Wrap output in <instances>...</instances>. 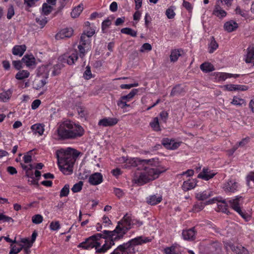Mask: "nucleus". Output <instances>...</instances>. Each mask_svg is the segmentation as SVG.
<instances>
[{"label":"nucleus","mask_w":254,"mask_h":254,"mask_svg":"<svg viewBox=\"0 0 254 254\" xmlns=\"http://www.w3.org/2000/svg\"><path fill=\"white\" fill-rule=\"evenodd\" d=\"M83 186V182L82 181H79L78 183L74 184L73 187L71 188V190L73 192H77L80 191Z\"/></svg>","instance_id":"obj_44"},{"label":"nucleus","mask_w":254,"mask_h":254,"mask_svg":"<svg viewBox=\"0 0 254 254\" xmlns=\"http://www.w3.org/2000/svg\"><path fill=\"white\" fill-rule=\"evenodd\" d=\"M224 28L228 32H231L238 28V24L233 21H230L224 24Z\"/></svg>","instance_id":"obj_24"},{"label":"nucleus","mask_w":254,"mask_h":254,"mask_svg":"<svg viewBox=\"0 0 254 254\" xmlns=\"http://www.w3.org/2000/svg\"><path fill=\"white\" fill-rule=\"evenodd\" d=\"M218 202L220 203L218 204V210L225 213L229 212L228 210V203L225 199L222 200L220 197H214L208 201V204H211Z\"/></svg>","instance_id":"obj_9"},{"label":"nucleus","mask_w":254,"mask_h":254,"mask_svg":"<svg viewBox=\"0 0 254 254\" xmlns=\"http://www.w3.org/2000/svg\"><path fill=\"white\" fill-rule=\"evenodd\" d=\"M232 249L235 251L237 254H249L248 251L242 246H233Z\"/></svg>","instance_id":"obj_35"},{"label":"nucleus","mask_w":254,"mask_h":254,"mask_svg":"<svg viewBox=\"0 0 254 254\" xmlns=\"http://www.w3.org/2000/svg\"><path fill=\"white\" fill-rule=\"evenodd\" d=\"M150 125L153 130L155 131L159 130V119L158 117H155L153 119L152 122H150Z\"/></svg>","instance_id":"obj_43"},{"label":"nucleus","mask_w":254,"mask_h":254,"mask_svg":"<svg viewBox=\"0 0 254 254\" xmlns=\"http://www.w3.org/2000/svg\"><path fill=\"white\" fill-rule=\"evenodd\" d=\"M19 246V248H16L15 246H13L11 245V248L9 254H17L19 253L23 248H24V246L20 244Z\"/></svg>","instance_id":"obj_48"},{"label":"nucleus","mask_w":254,"mask_h":254,"mask_svg":"<svg viewBox=\"0 0 254 254\" xmlns=\"http://www.w3.org/2000/svg\"><path fill=\"white\" fill-rule=\"evenodd\" d=\"M138 90L136 89H132L130 92L126 96H123L121 97L122 100H127L128 101L132 98L134 95L137 93Z\"/></svg>","instance_id":"obj_40"},{"label":"nucleus","mask_w":254,"mask_h":254,"mask_svg":"<svg viewBox=\"0 0 254 254\" xmlns=\"http://www.w3.org/2000/svg\"><path fill=\"white\" fill-rule=\"evenodd\" d=\"M14 14V10L13 7L10 6L8 7L7 13V18L8 19H10Z\"/></svg>","instance_id":"obj_58"},{"label":"nucleus","mask_w":254,"mask_h":254,"mask_svg":"<svg viewBox=\"0 0 254 254\" xmlns=\"http://www.w3.org/2000/svg\"><path fill=\"white\" fill-rule=\"evenodd\" d=\"M185 92V90L184 87L180 85H178L172 89L171 95L173 96H179Z\"/></svg>","instance_id":"obj_28"},{"label":"nucleus","mask_w":254,"mask_h":254,"mask_svg":"<svg viewBox=\"0 0 254 254\" xmlns=\"http://www.w3.org/2000/svg\"><path fill=\"white\" fill-rule=\"evenodd\" d=\"M215 175L216 173L213 171L207 168H203L202 171L198 175L197 178L208 181L212 178Z\"/></svg>","instance_id":"obj_17"},{"label":"nucleus","mask_w":254,"mask_h":254,"mask_svg":"<svg viewBox=\"0 0 254 254\" xmlns=\"http://www.w3.org/2000/svg\"><path fill=\"white\" fill-rule=\"evenodd\" d=\"M168 113H167V111H162L160 114V118H161L162 121L164 123H165L166 122V120L168 119Z\"/></svg>","instance_id":"obj_61"},{"label":"nucleus","mask_w":254,"mask_h":254,"mask_svg":"<svg viewBox=\"0 0 254 254\" xmlns=\"http://www.w3.org/2000/svg\"><path fill=\"white\" fill-rule=\"evenodd\" d=\"M118 122V119L114 118H105L100 120L98 122V125L106 127L113 126L117 124Z\"/></svg>","instance_id":"obj_15"},{"label":"nucleus","mask_w":254,"mask_h":254,"mask_svg":"<svg viewBox=\"0 0 254 254\" xmlns=\"http://www.w3.org/2000/svg\"><path fill=\"white\" fill-rule=\"evenodd\" d=\"M148 204L155 205L159 202V198L155 195L150 196L147 200Z\"/></svg>","instance_id":"obj_49"},{"label":"nucleus","mask_w":254,"mask_h":254,"mask_svg":"<svg viewBox=\"0 0 254 254\" xmlns=\"http://www.w3.org/2000/svg\"><path fill=\"white\" fill-rule=\"evenodd\" d=\"M162 144L167 149L172 150L177 149L180 145V142H176L174 140H170L168 138L163 139Z\"/></svg>","instance_id":"obj_14"},{"label":"nucleus","mask_w":254,"mask_h":254,"mask_svg":"<svg viewBox=\"0 0 254 254\" xmlns=\"http://www.w3.org/2000/svg\"><path fill=\"white\" fill-rule=\"evenodd\" d=\"M89 183L92 185H98L103 181V176L100 173H95L90 176Z\"/></svg>","instance_id":"obj_16"},{"label":"nucleus","mask_w":254,"mask_h":254,"mask_svg":"<svg viewBox=\"0 0 254 254\" xmlns=\"http://www.w3.org/2000/svg\"><path fill=\"white\" fill-rule=\"evenodd\" d=\"M213 195V191L211 190H206L196 194L198 200H204Z\"/></svg>","instance_id":"obj_22"},{"label":"nucleus","mask_w":254,"mask_h":254,"mask_svg":"<svg viewBox=\"0 0 254 254\" xmlns=\"http://www.w3.org/2000/svg\"><path fill=\"white\" fill-rule=\"evenodd\" d=\"M78 59V55L76 51H71L70 53L65 54L64 60L69 65L74 64L75 62Z\"/></svg>","instance_id":"obj_11"},{"label":"nucleus","mask_w":254,"mask_h":254,"mask_svg":"<svg viewBox=\"0 0 254 254\" xmlns=\"http://www.w3.org/2000/svg\"><path fill=\"white\" fill-rule=\"evenodd\" d=\"M73 30L71 28H66L61 30L56 35V38L57 40L69 38L73 34Z\"/></svg>","instance_id":"obj_12"},{"label":"nucleus","mask_w":254,"mask_h":254,"mask_svg":"<svg viewBox=\"0 0 254 254\" xmlns=\"http://www.w3.org/2000/svg\"><path fill=\"white\" fill-rule=\"evenodd\" d=\"M83 9V4H79L75 7L71 12V16L72 18L77 17Z\"/></svg>","instance_id":"obj_32"},{"label":"nucleus","mask_w":254,"mask_h":254,"mask_svg":"<svg viewBox=\"0 0 254 254\" xmlns=\"http://www.w3.org/2000/svg\"><path fill=\"white\" fill-rule=\"evenodd\" d=\"M120 161L124 163L123 168L128 169L131 167H137L138 170H142L143 168H148L147 165L149 164L153 165V162H154V165H157L159 163L158 159L155 161L154 159L141 160L139 158H127L125 157H122L120 159Z\"/></svg>","instance_id":"obj_6"},{"label":"nucleus","mask_w":254,"mask_h":254,"mask_svg":"<svg viewBox=\"0 0 254 254\" xmlns=\"http://www.w3.org/2000/svg\"><path fill=\"white\" fill-rule=\"evenodd\" d=\"M26 176L29 178L28 181L30 184L38 186V179H35L32 174H30L27 171Z\"/></svg>","instance_id":"obj_41"},{"label":"nucleus","mask_w":254,"mask_h":254,"mask_svg":"<svg viewBox=\"0 0 254 254\" xmlns=\"http://www.w3.org/2000/svg\"><path fill=\"white\" fill-rule=\"evenodd\" d=\"M22 60L27 66H31L35 64V59L32 56H24Z\"/></svg>","instance_id":"obj_37"},{"label":"nucleus","mask_w":254,"mask_h":254,"mask_svg":"<svg viewBox=\"0 0 254 254\" xmlns=\"http://www.w3.org/2000/svg\"><path fill=\"white\" fill-rule=\"evenodd\" d=\"M121 32L124 34L130 35L132 37L136 36V32L130 28H124L121 29Z\"/></svg>","instance_id":"obj_39"},{"label":"nucleus","mask_w":254,"mask_h":254,"mask_svg":"<svg viewBox=\"0 0 254 254\" xmlns=\"http://www.w3.org/2000/svg\"><path fill=\"white\" fill-rule=\"evenodd\" d=\"M11 95V92L10 90L3 92L0 93V101L5 102L10 98Z\"/></svg>","instance_id":"obj_36"},{"label":"nucleus","mask_w":254,"mask_h":254,"mask_svg":"<svg viewBox=\"0 0 254 254\" xmlns=\"http://www.w3.org/2000/svg\"><path fill=\"white\" fill-rule=\"evenodd\" d=\"M245 60L247 63H254V44L249 46L247 48Z\"/></svg>","instance_id":"obj_18"},{"label":"nucleus","mask_w":254,"mask_h":254,"mask_svg":"<svg viewBox=\"0 0 254 254\" xmlns=\"http://www.w3.org/2000/svg\"><path fill=\"white\" fill-rule=\"evenodd\" d=\"M90 40L89 36L86 34H82L80 37L79 45L85 47V48H90Z\"/></svg>","instance_id":"obj_26"},{"label":"nucleus","mask_w":254,"mask_h":254,"mask_svg":"<svg viewBox=\"0 0 254 254\" xmlns=\"http://www.w3.org/2000/svg\"><path fill=\"white\" fill-rule=\"evenodd\" d=\"M183 5L186 9H187L189 11H191L192 9V6L191 4L188 1H187L185 0L183 1Z\"/></svg>","instance_id":"obj_62"},{"label":"nucleus","mask_w":254,"mask_h":254,"mask_svg":"<svg viewBox=\"0 0 254 254\" xmlns=\"http://www.w3.org/2000/svg\"><path fill=\"white\" fill-rule=\"evenodd\" d=\"M84 132V128L79 124L66 121L59 125L53 137L57 140L76 139L82 136Z\"/></svg>","instance_id":"obj_2"},{"label":"nucleus","mask_w":254,"mask_h":254,"mask_svg":"<svg viewBox=\"0 0 254 254\" xmlns=\"http://www.w3.org/2000/svg\"><path fill=\"white\" fill-rule=\"evenodd\" d=\"M79 153L75 149L68 148L58 159V165L61 171L65 175L73 172V167Z\"/></svg>","instance_id":"obj_3"},{"label":"nucleus","mask_w":254,"mask_h":254,"mask_svg":"<svg viewBox=\"0 0 254 254\" xmlns=\"http://www.w3.org/2000/svg\"><path fill=\"white\" fill-rule=\"evenodd\" d=\"M31 129L34 134L42 135L44 131V126L41 124H36L31 127Z\"/></svg>","instance_id":"obj_21"},{"label":"nucleus","mask_w":254,"mask_h":254,"mask_svg":"<svg viewBox=\"0 0 254 254\" xmlns=\"http://www.w3.org/2000/svg\"><path fill=\"white\" fill-rule=\"evenodd\" d=\"M39 0H24V3L28 6L32 7Z\"/></svg>","instance_id":"obj_63"},{"label":"nucleus","mask_w":254,"mask_h":254,"mask_svg":"<svg viewBox=\"0 0 254 254\" xmlns=\"http://www.w3.org/2000/svg\"><path fill=\"white\" fill-rule=\"evenodd\" d=\"M78 49L79 51L80 57L81 58H83L85 56L86 53L89 49V48H85V47H84V46L79 45L78 46Z\"/></svg>","instance_id":"obj_47"},{"label":"nucleus","mask_w":254,"mask_h":254,"mask_svg":"<svg viewBox=\"0 0 254 254\" xmlns=\"http://www.w3.org/2000/svg\"><path fill=\"white\" fill-rule=\"evenodd\" d=\"M218 47V44L215 40L214 37H211L210 38V42L208 45V49L209 53H212Z\"/></svg>","instance_id":"obj_31"},{"label":"nucleus","mask_w":254,"mask_h":254,"mask_svg":"<svg viewBox=\"0 0 254 254\" xmlns=\"http://www.w3.org/2000/svg\"><path fill=\"white\" fill-rule=\"evenodd\" d=\"M43 220V217L40 214H36L34 215L32 218V221L33 223L38 224L42 222Z\"/></svg>","instance_id":"obj_46"},{"label":"nucleus","mask_w":254,"mask_h":254,"mask_svg":"<svg viewBox=\"0 0 254 254\" xmlns=\"http://www.w3.org/2000/svg\"><path fill=\"white\" fill-rule=\"evenodd\" d=\"M181 51L179 50L175 49L172 50L170 56L171 61L172 62H176L178 60L179 57L181 56Z\"/></svg>","instance_id":"obj_34"},{"label":"nucleus","mask_w":254,"mask_h":254,"mask_svg":"<svg viewBox=\"0 0 254 254\" xmlns=\"http://www.w3.org/2000/svg\"><path fill=\"white\" fill-rule=\"evenodd\" d=\"M235 12L237 14H239L241 16L245 18H248L249 17V12L248 11H246L244 10H242L241 9L240 7L238 6L236 9H235Z\"/></svg>","instance_id":"obj_38"},{"label":"nucleus","mask_w":254,"mask_h":254,"mask_svg":"<svg viewBox=\"0 0 254 254\" xmlns=\"http://www.w3.org/2000/svg\"><path fill=\"white\" fill-rule=\"evenodd\" d=\"M196 185V181L194 179H189L185 181L182 185V189L185 191H188L193 189Z\"/></svg>","instance_id":"obj_20"},{"label":"nucleus","mask_w":254,"mask_h":254,"mask_svg":"<svg viewBox=\"0 0 254 254\" xmlns=\"http://www.w3.org/2000/svg\"><path fill=\"white\" fill-rule=\"evenodd\" d=\"M20 242L24 244V245H23L24 246V247L28 246V247H31L32 246V244L30 241L29 239L27 238H23L21 239Z\"/></svg>","instance_id":"obj_59"},{"label":"nucleus","mask_w":254,"mask_h":254,"mask_svg":"<svg viewBox=\"0 0 254 254\" xmlns=\"http://www.w3.org/2000/svg\"><path fill=\"white\" fill-rule=\"evenodd\" d=\"M243 200L244 198L242 196L238 195L234 198L229 199L228 202L230 206L233 210L236 211L246 221H248L250 218V215L245 211H243L241 207V205L243 203Z\"/></svg>","instance_id":"obj_7"},{"label":"nucleus","mask_w":254,"mask_h":254,"mask_svg":"<svg viewBox=\"0 0 254 254\" xmlns=\"http://www.w3.org/2000/svg\"><path fill=\"white\" fill-rule=\"evenodd\" d=\"M39 77L38 78L36 79L34 82L33 85L35 89H39L43 87L47 83V79L42 78L40 79Z\"/></svg>","instance_id":"obj_29"},{"label":"nucleus","mask_w":254,"mask_h":254,"mask_svg":"<svg viewBox=\"0 0 254 254\" xmlns=\"http://www.w3.org/2000/svg\"><path fill=\"white\" fill-rule=\"evenodd\" d=\"M77 111L78 115L81 118L85 117L87 115V112L83 107H79L77 108Z\"/></svg>","instance_id":"obj_55"},{"label":"nucleus","mask_w":254,"mask_h":254,"mask_svg":"<svg viewBox=\"0 0 254 254\" xmlns=\"http://www.w3.org/2000/svg\"><path fill=\"white\" fill-rule=\"evenodd\" d=\"M84 77L86 79H89L92 77V73L90 70V67L89 66H87L86 70L84 73Z\"/></svg>","instance_id":"obj_54"},{"label":"nucleus","mask_w":254,"mask_h":254,"mask_svg":"<svg viewBox=\"0 0 254 254\" xmlns=\"http://www.w3.org/2000/svg\"><path fill=\"white\" fill-rule=\"evenodd\" d=\"M152 240L151 238L143 236L137 237L127 243L119 246L110 254H135L134 246L149 243Z\"/></svg>","instance_id":"obj_4"},{"label":"nucleus","mask_w":254,"mask_h":254,"mask_svg":"<svg viewBox=\"0 0 254 254\" xmlns=\"http://www.w3.org/2000/svg\"><path fill=\"white\" fill-rule=\"evenodd\" d=\"M229 75H230L228 73H225V72L220 73L218 75V80H219L224 81L227 78H230Z\"/></svg>","instance_id":"obj_57"},{"label":"nucleus","mask_w":254,"mask_h":254,"mask_svg":"<svg viewBox=\"0 0 254 254\" xmlns=\"http://www.w3.org/2000/svg\"><path fill=\"white\" fill-rule=\"evenodd\" d=\"M52 68L51 65H42L37 69V74L38 77L47 79L49 77L50 70Z\"/></svg>","instance_id":"obj_13"},{"label":"nucleus","mask_w":254,"mask_h":254,"mask_svg":"<svg viewBox=\"0 0 254 254\" xmlns=\"http://www.w3.org/2000/svg\"><path fill=\"white\" fill-rule=\"evenodd\" d=\"M69 192V185H65L63 188L61 190L60 192V197L66 196L68 195Z\"/></svg>","instance_id":"obj_42"},{"label":"nucleus","mask_w":254,"mask_h":254,"mask_svg":"<svg viewBox=\"0 0 254 254\" xmlns=\"http://www.w3.org/2000/svg\"><path fill=\"white\" fill-rule=\"evenodd\" d=\"M239 184L235 180L230 179L223 184L222 189L226 193H234L238 190Z\"/></svg>","instance_id":"obj_8"},{"label":"nucleus","mask_w":254,"mask_h":254,"mask_svg":"<svg viewBox=\"0 0 254 254\" xmlns=\"http://www.w3.org/2000/svg\"><path fill=\"white\" fill-rule=\"evenodd\" d=\"M222 1L216 0L212 14L219 18H223L226 16V12L222 7Z\"/></svg>","instance_id":"obj_10"},{"label":"nucleus","mask_w":254,"mask_h":254,"mask_svg":"<svg viewBox=\"0 0 254 254\" xmlns=\"http://www.w3.org/2000/svg\"><path fill=\"white\" fill-rule=\"evenodd\" d=\"M182 235L185 240L190 241L193 240L195 236L194 228H192L189 230L183 231L182 232Z\"/></svg>","instance_id":"obj_19"},{"label":"nucleus","mask_w":254,"mask_h":254,"mask_svg":"<svg viewBox=\"0 0 254 254\" xmlns=\"http://www.w3.org/2000/svg\"><path fill=\"white\" fill-rule=\"evenodd\" d=\"M52 7L51 6L49 5L46 3L43 4L42 6V12L45 15H48L52 11Z\"/></svg>","instance_id":"obj_45"},{"label":"nucleus","mask_w":254,"mask_h":254,"mask_svg":"<svg viewBox=\"0 0 254 254\" xmlns=\"http://www.w3.org/2000/svg\"><path fill=\"white\" fill-rule=\"evenodd\" d=\"M26 47L25 45H16L12 49V54L14 55L22 56L26 51Z\"/></svg>","instance_id":"obj_23"},{"label":"nucleus","mask_w":254,"mask_h":254,"mask_svg":"<svg viewBox=\"0 0 254 254\" xmlns=\"http://www.w3.org/2000/svg\"><path fill=\"white\" fill-rule=\"evenodd\" d=\"M142 224L141 222L133 219L131 214L127 213L118 222L115 230L112 231L104 230L103 234L97 233L80 243L78 247L85 250L94 248L96 253L104 254L115 245V241L122 238L133 226L139 227Z\"/></svg>","instance_id":"obj_1"},{"label":"nucleus","mask_w":254,"mask_h":254,"mask_svg":"<svg viewBox=\"0 0 254 254\" xmlns=\"http://www.w3.org/2000/svg\"><path fill=\"white\" fill-rule=\"evenodd\" d=\"M152 49V47L151 45L149 43H145L140 48L139 51L141 53H143L145 52H148L151 51Z\"/></svg>","instance_id":"obj_51"},{"label":"nucleus","mask_w":254,"mask_h":254,"mask_svg":"<svg viewBox=\"0 0 254 254\" xmlns=\"http://www.w3.org/2000/svg\"><path fill=\"white\" fill-rule=\"evenodd\" d=\"M30 73L27 70H22L18 71L15 75V78L18 80H23L28 78Z\"/></svg>","instance_id":"obj_33"},{"label":"nucleus","mask_w":254,"mask_h":254,"mask_svg":"<svg viewBox=\"0 0 254 254\" xmlns=\"http://www.w3.org/2000/svg\"><path fill=\"white\" fill-rule=\"evenodd\" d=\"M200 68L202 71L206 73L212 71L214 70L213 65L209 63H204L200 65Z\"/></svg>","instance_id":"obj_30"},{"label":"nucleus","mask_w":254,"mask_h":254,"mask_svg":"<svg viewBox=\"0 0 254 254\" xmlns=\"http://www.w3.org/2000/svg\"><path fill=\"white\" fill-rule=\"evenodd\" d=\"M231 104L238 107H242L246 105L245 100L238 96H235L231 102Z\"/></svg>","instance_id":"obj_25"},{"label":"nucleus","mask_w":254,"mask_h":254,"mask_svg":"<svg viewBox=\"0 0 254 254\" xmlns=\"http://www.w3.org/2000/svg\"><path fill=\"white\" fill-rule=\"evenodd\" d=\"M41 101L39 99L35 100L32 103L31 108L33 110L36 109L40 105Z\"/></svg>","instance_id":"obj_64"},{"label":"nucleus","mask_w":254,"mask_h":254,"mask_svg":"<svg viewBox=\"0 0 254 254\" xmlns=\"http://www.w3.org/2000/svg\"><path fill=\"white\" fill-rule=\"evenodd\" d=\"M36 22L41 26V28H43L47 23V18H36Z\"/></svg>","instance_id":"obj_56"},{"label":"nucleus","mask_w":254,"mask_h":254,"mask_svg":"<svg viewBox=\"0 0 254 254\" xmlns=\"http://www.w3.org/2000/svg\"><path fill=\"white\" fill-rule=\"evenodd\" d=\"M212 248L215 249V252L216 253H219L221 251V246L220 244L218 242H214L212 243L211 245Z\"/></svg>","instance_id":"obj_60"},{"label":"nucleus","mask_w":254,"mask_h":254,"mask_svg":"<svg viewBox=\"0 0 254 254\" xmlns=\"http://www.w3.org/2000/svg\"><path fill=\"white\" fill-rule=\"evenodd\" d=\"M166 15L168 18L173 19L175 16V12L173 8L170 7L166 10Z\"/></svg>","instance_id":"obj_52"},{"label":"nucleus","mask_w":254,"mask_h":254,"mask_svg":"<svg viewBox=\"0 0 254 254\" xmlns=\"http://www.w3.org/2000/svg\"><path fill=\"white\" fill-rule=\"evenodd\" d=\"M51 230L57 231L60 228V224L59 221H52L50 225Z\"/></svg>","instance_id":"obj_53"},{"label":"nucleus","mask_w":254,"mask_h":254,"mask_svg":"<svg viewBox=\"0 0 254 254\" xmlns=\"http://www.w3.org/2000/svg\"><path fill=\"white\" fill-rule=\"evenodd\" d=\"M62 67V64H57L52 67V75L56 76L59 74L60 72V70Z\"/></svg>","instance_id":"obj_50"},{"label":"nucleus","mask_w":254,"mask_h":254,"mask_svg":"<svg viewBox=\"0 0 254 254\" xmlns=\"http://www.w3.org/2000/svg\"><path fill=\"white\" fill-rule=\"evenodd\" d=\"M163 252L165 254H181V252L178 250L177 247L173 245L169 247L165 248Z\"/></svg>","instance_id":"obj_27"},{"label":"nucleus","mask_w":254,"mask_h":254,"mask_svg":"<svg viewBox=\"0 0 254 254\" xmlns=\"http://www.w3.org/2000/svg\"><path fill=\"white\" fill-rule=\"evenodd\" d=\"M149 164L147 165L148 168H143L141 172H136L133 179L134 183L138 186L143 185L150 181L153 180L158 176V172L154 168L149 167Z\"/></svg>","instance_id":"obj_5"}]
</instances>
